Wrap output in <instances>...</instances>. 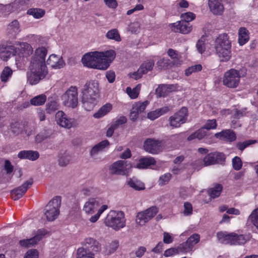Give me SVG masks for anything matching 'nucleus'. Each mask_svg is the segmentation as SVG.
<instances>
[{
  "label": "nucleus",
  "mask_w": 258,
  "mask_h": 258,
  "mask_svg": "<svg viewBox=\"0 0 258 258\" xmlns=\"http://www.w3.org/2000/svg\"><path fill=\"white\" fill-rule=\"evenodd\" d=\"M115 55V51L112 50L90 52L84 55L81 60L83 65L88 68L106 70Z\"/></svg>",
  "instance_id": "1"
},
{
  "label": "nucleus",
  "mask_w": 258,
  "mask_h": 258,
  "mask_svg": "<svg viewBox=\"0 0 258 258\" xmlns=\"http://www.w3.org/2000/svg\"><path fill=\"white\" fill-rule=\"evenodd\" d=\"M99 85L96 80L86 82L81 91V101L86 110L90 111L97 103Z\"/></svg>",
  "instance_id": "2"
},
{
  "label": "nucleus",
  "mask_w": 258,
  "mask_h": 258,
  "mask_svg": "<svg viewBox=\"0 0 258 258\" xmlns=\"http://www.w3.org/2000/svg\"><path fill=\"white\" fill-rule=\"evenodd\" d=\"M231 43L226 33L220 34L215 41V49L221 61H227L231 57Z\"/></svg>",
  "instance_id": "3"
},
{
  "label": "nucleus",
  "mask_w": 258,
  "mask_h": 258,
  "mask_svg": "<svg viewBox=\"0 0 258 258\" xmlns=\"http://www.w3.org/2000/svg\"><path fill=\"white\" fill-rule=\"evenodd\" d=\"M246 74L245 70L230 69L225 73L223 78V84L229 88H235L239 85L240 78L245 76Z\"/></svg>",
  "instance_id": "4"
},
{
  "label": "nucleus",
  "mask_w": 258,
  "mask_h": 258,
  "mask_svg": "<svg viewBox=\"0 0 258 258\" xmlns=\"http://www.w3.org/2000/svg\"><path fill=\"white\" fill-rule=\"evenodd\" d=\"M104 223L107 226L116 230L124 227L125 225V220L123 212L110 211L105 219Z\"/></svg>",
  "instance_id": "5"
},
{
  "label": "nucleus",
  "mask_w": 258,
  "mask_h": 258,
  "mask_svg": "<svg viewBox=\"0 0 258 258\" xmlns=\"http://www.w3.org/2000/svg\"><path fill=\"white\" fill-rule=\"evenodd\" d=\"M61 206V198L56 196L50 200L45 207L44 215L48 221H53L59 214V208Z\"/></svg>",
  "instance_id": "6"
},
{
  "label": "nucleus",
  "mask_w": 258,
  "mask_h": 258,
  "mask_svg": "<svg viewBox=\"0 0 258 258\" xmlns=\"http://www.w3.org/2000/svg\"><path fill=\"white\" fill-rule=\"evenodd\" d=\"M62 104L71 109L76 108L79 104L78 88L71 86L61 96Z\"/></svg>",
  "instance_id": "7"
},
{
  "label": "nucleus",
  "mask_w": 258,
  "mask_h": 258,
  "mask_svg": "<svg viewBox=\"0 0 258 258\" xmlns=\"http://www.w3.org/2000/svg\"><path fill=\"white\" fill-rule=\"evenodd\" d=\"M30 72L27 73L28 82L31 85L37 84L41 80L43 79L48 73L47 68L40 67L30 63L29 66Z\"/></svg>",
  "instance_id": "8"
},
{
  "label": "nucleus",
  "mask_w": 258,
  "mask_h": 258,
  "mask_svg": "<svg viewBox=\"0 0 258 258\" xmlns=\"http://www.w3.org/2000/svg\"><path fill=\"white\" fill-rule=\"evenodd\" d=\"M158 212V208L156 206H152L146 210L139 212L136 216V223L140 226L144 225L152 219Z\"/></svg>",
  "instance_id": "9"
},
{
  "label": "nucleus",
  "mask_w": 258,
  "mask_h": 258,
  "mask_svg": "<svg viewBox=\"0 0 258 258\" xmlns=\"http://www.w3.org/2000/svg\"><path fill=\"white\" fill-rule=\"evenodd\" d=\"M187 116V109L182 107L179 111L169 118L170 124L173 127H178L185 122Z\"/></svg>",
  "instance_id": "10"
},
{
  "label": "nucleus",
  "mask_w": 258,
  "mask_h": 258,
  "mask_svg": "<svg viewBox=\"0 0 258 258\" xmlns=\"http://www.w3.org/2000/svg\"><path fill=\"white\" fill-rule=\"evenodd\" d=\"M55 120L60 126L70 128L76 125V120L74 118H69L62 111H58L55 114Z\"/></svg>",
  "instance_id": "11"
},
{
  "label": "nucleus",
  "mask_w": 258,
  "mask_h": 258,
  "mask_svg": "<svg viewBox=\"0 0 258 258\" xmlns=\"http://www.w3.org/2000/svg\"><path fill=\"white\" fill-rule=\"evenodd\" d=\"M47 53V50L44 47H40L37 48L33 56L30 63L38 66L40 67L47 68L45 65V56Z\"/></svg>",
  "instance_id": "12"
},
{
  "label": "nucleus",
  "mask_w": 258,
  "mask_h": 258,
  "mask_svg": "<svg viewBox=\"0 0 258 258\" xmlns=\"http://www.w3.org/2000/svg\"><path fill=\"white\" fill-rule=\"evenodd\" d=\"M143 148L146 152L156 154L162 151L161 142L157 140L148 138L145 141Z\"/></svg>",
  "instance_id": "13"
},
{
  "label": "nucleus",
  "mask_w": 258,
  "mask_h": 258,
  "mask_svg": "<svg viewBox=\"0 0 258 258\" xmlns=\"http://www.w3.org/2000/svg\"><path fill=\"white\" fill-rule=\"evenodd\" d=\"M200 239V236L198 234L191 235L186 241L180 244L178 248L179 251L187 253L192 250L194 246L198 243Z\"/></svg>",
  "instance_id": "14"
},
{
  "label": "nucleus",
  "mask_w": 258,
  "mask_h": 258,
  "mask_svg": "<svg viewBox=\"0 0 258 258\" xmlns=\"http://www.w3.org/2000/svg\"><path fill=\"white\" fill-rule=\"evenodd\" d=\"M33 182V179L30 178L21 186L12 190L10 192L12 198L14 200H18L22 198L28 189L32 185Z\"/></svg>",
  "instance_id": "15"
},
{
  "label": "nucleus",
  "mask_w": 258,
  "mask_h": 258,
  "mask_svg": "<svg viewBox=\"0 0 258 258\" xmlns=\"http://www.w3.org/2000/svg\"><path fill=\"white\" fill-rule=\"evenodd\" d=\"M33 52L32 47L30 44L26 42L20 43L19 46L16 48V55L18 56L22 59L30 56Z\"/></svg>",
  "instance_id": "16"
},
{
  "label": "nucleus",
  "mask_w": 258,
  "mask_h": 258,
  "mask_svg": "<svg viewBox=\"0 0 258 258\" xmlns=\"http://www.w3.org/2000/svg\"><path fill=\"white\" fill-rule=\"evenodd\" d=\"M225 155L222 153L214 152L208 154L203 159L205 166L218 164L225 160Z\"/></svg>",
  "instance_id": "17"
},
{
  "label": "nucleus",
  "mask_w": 258,
  "mask_h": 258,
  "mask_svg": "<svg viewBox=\"0 0 258 258\" xmlns=\"http://www.w3.org/2000/svg\"><path fill=\"white\" fill-rule=\"evenodd\" d=\"M149 103L148 101H145L143 102H138L134 103L130 111V117L131 120L132 121L136 120L139 117V114L145 111Z\"/></svg>",
  "instance_id": "18"
},
{
  "label": "nucleus",
  "mask_w": 258,
  "mask_h": 258,
  "mask_svg": "<svg viewBox=\"0 0 258 258\" xmlns=\"http://www.w3.org/2000/svg\"><path fill=\"white\" fill-rule=\"evenodd\" d=\"M82 244L85 248L95 253L99 252L101 250V244L95 239L91 237L86 238L82 242Z\"/></svg>",
  "instance_id": "19"
},
{
  "label": "nucleus",
  "mask_w": 258,
  "mask_h": 258,
  "mask_svg": "<svg viewBox=\"0 0 258 258\" xmlns=\"http://www.w3.org/2000/svg\"><path fill=\"white\" fill-rule=\"evenodd\" d=\"M172 31L182 34H188L192 30V26L184 21H180L172 24Z\"/></svg>",
  "instance_id": "20"
},
{
  "label": "nucleus",
  "mask_w": 258,
  "mask_h": 258,
  "mask_svg": "<svg viewBox=\"0 0 258 258\" xmlns=\"http://www.w3.org/2000/svg\"><path fill=\"white\" fill-rule=\"evenodd\" d=\"M126 161L119 160L113 163L109 169L111 173L121 175H125L126 172Z\"/></svg>",
  "instance_id": "21"
},
{
  "label": "nucleus",
  "mask_w": 258,
  "mask_h": 258,
  "mask_svg": "<svg viewBox=\"0 0 258 258\" xmlns=\"http://www.w3.org/2000/svg\"><path fill=\"white\" fill-rule=\"evenodd\" d=\"M210 11L216 15H221L224 11L223 0H207Z\"/></svg>",
  "instance_id": "22"
},
{
  "label": "nucleus",
  "mask_w": 258,
  "mask_h": 258,
  "mask_svg": "<svg viewBox=\"0 0 258 258\" xmlns=\"http://www.w3.org/2000/svg\"><path fill=\"white\" fill-rule=\"evenodd\" d=\"M47 64L55 69H61L65 65L62 58L55 54H51L49 56L47 60Z\"/></svg>",
  "instance_id": "23"
},
{
  "label": "nucleus",
  "mask_w": 258,
  "mask_h": 258,
  "mask_svg": "<svg viewBox=\"0 0 258 258\" xmlns=\"http://www.w3.org/2000/svg\"><path fill=\"white\" fill-rule=\"evenodd\" d=\"M16 55V47L14 46H0V58L7 61L11 56Z\"/></svg>",
  "instance_id": "24"
},
{
  "label": "nucleus",
  "mask_w": 258,
  "mask_h": 258,
  "mask_svg": "<svg viewBox=\"0 0 258 258\" xmlns=\"http://www.w3.org/2000/svg\"><path fill=\"white\" fill-rule=\"evenodd\" d=\"M215 136L218 139L228 142L234 141L236 138L235 134L231 130H223L221 132L215 134Z\"/></svg>",
  "instance_id": "25"
},
{
  "label": "nucleus",
  "mask_w": 258,
  "mask_h": 258,
  "mask_svg": "<svg viewBox=\"0 0 258 258\" xmlns=\"http://www.w3.org/2000/svg\"><path fill=\"white\" fill-rule=\"evenodd\" d=\"M18 157L21 159L35 161L39 158V153L37 151L23 150L19 152Z\"/></svg>",
  "instance_id": "26"
},
{
  "label": "nucleus",
  "mask_w": 258,
  "mask_h": 258,
  "mask_svg": "<svg viewBox=\"0 0 258 258\" xmlns=\"http://www.w3.org/2000/svg\"><path fill=\"white\" fill-rule=\"evenodd\" d=\"M99 202L95 199H90L86 202L83 207V210L88 214H93L99 207Z\"/></svg>",
  "instance_id": "27"
},
{
  "label": "nucleus",
  "mask_w": 258,
  "mask_h": 258,
  "mask_svg": "<svg viewBox=\"0 0 258 258\" xmlns=\"http://www.w3.org/2000/svg\"><path fill=\"white\" fill-rule=\"evenodd\" d=\"M109 145V142L108 140H103L92 147L90 152V156L91 157H94L100 152L102 151L106 147Z\"/></svg>",
  "instance_id": "28"
},
{
  "label": "nucleus",
  "mask_w": 258,
  "mask_h": 258,
  "mask_svg": "<svg viewBox=\"0 0 258 258\" xmlns=\"http://www.w3.org/2000/svg\"><path fill=\"white\" fill-rule=\"evenodd\" d=\"M156 161L153 157H146L140 159L136 167L139 169H144L150 165H155Z\"/></svg>",
  "instance_id": "29"
},
{
  "label": "nucleus",
  "mask_w": 258,
  "mask_h": 258,
  "mask_svg": "<svg viewBox=\"0 0 258 258\" xmlns=\"http://www.w3.org/2000/svg\"><path fill=\"white\" fill-rule=\"evenodd\" d=\"M248 31L244 27H240L238 30V43L239 45H244L248 41Z\"/></svg>",
  "instance_id": "30"
},
{
  "label": "nucleus",
  "mask_w": 258,
  "mask_h": 258,
  "mask_svg": "<svg viewBox=\"0 0 258 258\" xmlns=\"http://www.w3.org/2000/svg\"><path fill=\"white\" fill-rule=\"evenodd\" d=\"M247 239L243 234L232 233L231 245H242L245 243Z\"/></svg>",
  "instance_id": "31"
},
{
  "label": "nucleus",
  "mask_w": 258,
  "mask_h": 258,
  "mask_svg": "<svg viewBox=\"0 0 258 258\" xmlns=\"http://www.w3.org/2000/svg\"><path fill=\"white\" fill-rule=\"evenodd\" d=\"M231 236L232 233H227L226 232H219L217 233V237L219 241L223 244H229L231 243Z\"/></svg>",
  "instance_id": "32"
},
{
  "label": "nucleus",
  "mask_w": 258,
  "mask_h": 258,
  "mask_svg": "<svg viewBox=\"0 0 258 258\" xmlns=\"http://www.w3.org/2000/svg\"><path fill=\"white\" fill-rule=\"evenodd\" d=\"M7 31L14 36L20 31V24L18 20H14L8 25Z\"/></svg>",
  "instance_id": "33"
},
{
  "label": "nucleus",
  "mask_w": 258,
  "mask_h": 258,
  "mask_svg": "<svg viewBox=\"0 0 258 258\" xmlns=\"http://www.w3.org/2000/svg\"><path fill=\"white\" fill-rule=\"evenodd\" d=\"M112 109V105L106 103L102 106L99 110L95 113L93 116L96 118H100L107 114Z\"/></svg>",
  "instance_id": "34"
},
{
  "label": "nucleus",
  "mask_w": 258,
  "mask_h": 258,
  "mask_svg": "<svg viewBox=\"0 0 258 258\" xmlns=\"http://www.w3.org/2000/svg\"><path fill=\"white\" fill-rule=\"evenodd\" d=\"M95 253L91 252L89 249L81 247L77 249V258H95Z\"/></svg>",
  "instance_id": "35"
},
{
  "label": "nucleus",
  "mask_w": 258,
  "mask_h": 258,
  "mask_svg": "<svg viewBox=\"0 0 258 258\" xmlns=\"http://www.w3.org/2000/svg\"><path fill=\"white\" fill-rule=\"evenodd\" d=\"M127 183L131 187L136 190H139L143 189L145 188L144 184L135 177L128 179Z\"/></svg>",
  "instance_id": "36"
},
{
  "label": "nucleus",
  "mask_w": 258,
  "mask_h": 258,
  "mask_svg": "<svg viewBox=\"0 0 258 258\" xmlns=\"http://www.w3.org/2000/svg\"><path fill=\"white\" fill-rule=\"evenodd\" d=\"M167 54L171 59H173L174 65L179 66L181 64V56L176 50L170 48L167 51Z\"/></svg>",
  "instance_id": "37"
},
{
  "label": "nucleus",
  "mask_w": 258,
  "mask_h": 258,
  "mask_svg": "<svg viewBox=\"0 0 258 258\" xmlns=\"http://www.w3.org/2000/svg\"><path fill=\"white\" fill-rule=\"evenodd\" d=\"M154 66V61L153 60H148L143 62L139 68V72L145 74L149 71H151Z\"/></svg>",
  "instance_id": "38"
},
{
  "label": "nucleus",
  "mask_w": 258,
  "mask_h": 258,
  "mask_svg": "<svg viewBox=\"0 0 258 258\" xmlns=\"http://www.w3.org/2000/svg\"><path fill=\"white\" fill-rule=\"evenodd\" d=\"M208 44L207 41L206 37L202 36L201 38L197 41L196 48L199 53L202 54L206 49V47Z\"/></svg>",
  "instance_id": "39"
},
{
  "label": "nucleus",
  "mask_w": 258,
  "mask_h": 258,
  "mask_svg": "<svg viewBox=\"0 0 258 258\" xmlns=\"http://www.w3.org/2000/svg\"><path fill=\"white\" fill-rule=\"evenodd\" d=\"M207 135V132L202 127L190 135L187 138V140L191 141L196 139L200 140L204 138Z\"/></svg>",
  "instance_id": "40"
},
{
  "label": "nucleus",
  "mask_w": 258,
  "mask_h": 258,
  "mask_svg": "<svg viewBox=\"0 0 258 258\" xmlns=\"http://www.w3.org/2000/svg\"><path fill=\"white\" fill-rule=\"evenodd\" d=\"M141 88V85L140 84L137 85L133 89H132L130 87H127L126 89V92L131 99H136L139 94Z\"/></svg>",
  "instance_id": "41"
},
{
  "label": "nucleus",
  "mask_w": 258,
  "mask_h": 258,
  "mask_svg": "<svg viewBox=\"0 0 258 258\" xmlns=\"http://www.w3.org/2000/svg\"><path fill=\"white\" fill-rule=\"evenodd\" d=\"M105 36L109 39L114 40L117 42H119L121 40L118 31L116 29H112L109 30L106 33Z\"/></svg>",
  "instance_id": "42"
},
{
  "label": "nucleus",
  "mask_w": 258,
  "mask_h": 258,
  "mask_svg": "<svg viewBox=\"0 0 258 258\" xmlns=\"http://www.w3.org/2000/svg\"><path fill=\"white\" fill-rule=\"evenodd\" d=\"M70 159L71 157L69 153L66 152L60 153L58 156V164L60 166H66L69 164Z\"/></svg>",
  "instance_id": "43"
},
{
  "label": "nucleus",
  "mask_w": 258,
  "mask_h": 258,
  "mask_svg": "<svg viewBox=\"0 0 258 258\" xmlns=\"http://www.w3.org/2000/svg\"><path fill=\"white\" fill-rule=\"evenodd\" d=\"M222 185L220 184H217L214 187L209 189V195L212 198H216L218 197L222 190Z\"/></svg>",
  "instance_id": "44"
},
{
  "label": "nucleus",
  "mask_w": 258,
  "mask_h": 258,
  "mask_svg": "<svg viewBox=\"0 0 258 258\" xmlns=\"http://www.w3.org/2000/svg\"><path fill=\"white\" fill-rule=\"evenodd\" d=\"M27 14L36 19H39L44 16L45 11L39 8H31L28 10Z\"/></svg>",
  "instance_id": "45"
},
{
  "label": "nucleus",
  "mask_w": 258,
  "mask_h": 258,
  "mask_svg": "<svg viewBox=\"0 0 258 258\" xmlns=\"http://www.w3.org/2000/svg\"><path fill=\"white\" fill-rule=\"evenodd\" d=\"M46 100V96L44 94H41L32 98L30 103L33 105L39 106L44 104Z\"/></svg>",
  "instance_id": "46"
},
{
  "label": "nucleus",
  "mask_w": 258,
  "mask_h": 258,
  "mask_svg": "<svg viewBox=\"0 0 258 258\" xmlns=\"http://www.w3.org/2000/svg\"><path fill=\"white\" fill-rule=\"evenodd\" d=\"M51 135V131L49 130H44L35 137V141L37 143H41L44 140L49 138Z\"/></svg>",
  "instance_id": "47"
},
{
  "label": "nucleus",
  "mask_w": 258,
  "mask_h": 258,
  "mask_svg": "<svg viewBox=\"0 0 258 258\" xmlns=\"http://www.w3.org/2000/svg\"><path fill=\"white\" fill-rule=\"evenodd\" d=\"M13 71L10 68L8 67H5L1 75L2 82L4 83L7 82L9 78L11 77Z\"/></svg>",
  "instance_id": "48"
},
{
  "label": "nucleus",
  "mask_w": 258,
  "mask_h": 258,
  "mask_svg": "<svg viewBox=\"0 0 258 258\" xmlns=\"http://www.w3.org/2000/svg\"><path fill=\"white\" fill-rule=\"evenodd\" d=\"M248 221L258 229V208L254 210L248 217Z\"/></svg>",
  "instance_id": "49"
},
{
  "label": "nucleus",
  "mask_w": 258,
  "mask_h": 258,
  "mask_svg": "<svg viewBox=\"0 0 258 258\" xmlns=\"http://www.w3.org/2000/svg\"><path fill=\"white\" fill-rule=\"evenodd\" d=\"M256 142L255 140H249L245 141L243 142H238L236 144L237 148L242 151L245 148L250 146V145L253 144Z\"/></svg>",
  "instance_id": "50"
},
{
  "label": "nucleus",
  "mask_w": 258,
  "mask_h": 258,
  "mask_svg": "<svg viewBox=\"0 0 258 258\" xmlns=\"http://www.w3.org/2000/svg\"><path fill=\"white\" fill-rule=\"evenodd\" d=\"M202 67L201 64H196L192 66L185 70V75L186 76H189L194 73L201 71Z\"/></svg>",
  "instance_id": "51"
},
{
  "label": "nucleus",
  "mask_w": 258,
  "mask_h": 258,
  "mask_svg": "<svg viewBox=\"0 0 258 258\" xmlns=\"http://www.w3.org/2000/svg\"><path fill=\"white\" fill-rule=\"evenodd\" d=\"M166 88L165 84L160 85L155 90L156 94L160 97L167 96L168 93Z\"/></svg>",
  "instance_id": "52"
},
{
  "label": "nucleus",
  "mask_w": 258,
  "mask_h": 258,
  "mask_svg": "<svg viewBox=\"0 0 258 258\" xmlns=\"http://www.w3.org/2000/svg\"><path fill=\"white\" fill-rule=\"evenodd\" d=\"M169 59L162 58L158 60L156 66L159 70L166 69L169 65Z\"/></svg>",
  "instance_id": "53"
},
{
  "label": "nucleus",
  "mask_w": 258,
  "mask_h": 258,
  "mask_svg": "<svg viewBox=\"0 0 258 258\" xmlns=\"http://www.w3.org/2000/svg\"><path fill=\"white\" fill-rule=\"evenodd\" d=\"M108 207L106 205H102L101 208L98 210L97 213L95 215L92 216L89 220L92 223L96 222L99 219L101 214L107 209Z\"/></svg>",
  "instance_id": "54"
},
{
  "label": "nucleus",
  "mask_w": 258,
  "mask_h": 258,
  "mask_svg": "<svg viewBox=\"0 0 258 258\" xmlns=\"http://www.w3.org/2000/svg\"><path fill=\"white\" fill-rule=\"evenodd\" d=\"M171 177V174L169 173H166L161 176L159 179V184L163 185L167 184Z\"/></svg>",
  "instance_id": "55"
},
{
  "label": "nucleus",
  "mask_w": 258,
  "mask_h": 258,
  "mask_svg": "<svg viewBox=\"0 0 258 258\" xmlns=\"http://www.w3.org/2000/svg\"><path fill=\"white\" fill-rule=\"evenodd\" d=\"M181 20L188 23L195 18V15L191 12H186L181 16Z\"/></svg>",
  "instance_id": "56"
},
{
  "label": "nucleus",
  "mask_w": 258,
  "mask_h": 258,
  "mask_svg": "<svg viewBox=\"0 0 258 258\" xmlns=\"http://www.w3.org/2000/svg\"><path fill=\"white\" fill-rule=\"evenodd\" d=\"M232 165L233 168L236 170H240L242 166V162L241 159L236 156L232 159Z\"/></svg>",
  "instance_id": "57"
},
{
  "label": "nucleus",
  "mask_w": 258,
  "mask_h": 258,
  "mask_svg": "<svg viewBox=\"0 0 258 258\" xmlns=\"http://www.w3.org/2000/svg\"><path fill=\"white\" fill-rule=\"evenodd\" d=\"M217 127V122L216 119L208 120L206 122L204 127H203L204 130L206 129L208 130H213L216 128Z\"/></svg>",
  "instance_id": "58"
},
{
  "label": "nucleus",
  "mask_w": 258,
  "mask_h": 258,
  "mask_svg": "<svg viewBox=\"0 0 258 258\" xmlns=\"http://www.w3.org/2000/svg\"><path fill=\"white\" fill-rule=\"evenodd\" d=\"M58 105L55 101H51L46 105V110L48 113H50L58 109Z\"/></svg>",
  "instance_id": "59"
},
{
  "label": "nucleus",
  "mask_w": 258,
  "mask_h": 258,
  "mask_svg": "<svg viewBox=\"0 0 258 258\" xmlns=\"http://www.w3.org/2000/svg\"><path fill=\"white\" fill-rule=\"evenodd\" d=\"M119 246V242L117 240H114L111 242L108 246L107 249L109 253H113Z\"/></svg>",
  "instance_id": "60"
},
{
  "label": "nucleus",
  "mask_w": 258,
  "mask_h": 258,
  "mask_svg": "<svg viewBox=\"0 0 258 258\" xmlns=\"http://www.w3.org/2000/svg\"><path fill=\"white\" fill-rule=\"evenodd\" d=\"M48 233V231L44 229V228H41V229H38L35 234V236L36 238H37V240H38L39 241L40 240H41L43 237L47 234Z\"/></svg>",
  "instance_id": "61"
},
{
  "label": "nucleus",
  "mask_w": 258,
  "mask_h": 258,
  "mask_svg": "<svg viewBox=\"0 0 258 258\" xmlns=\"http://www.w3.org/2000/svg\"><path fill=\"white\" fill-rule=\"evenodd\" d=\"M140 29L139 25L137 22L131 23L127 28L128 31L132 33H137L139 32Z\"/></svg>",
  "instance_id": "62"
},
{
  "label": "nucleus",
  "mask_w": 258,
  "mask_h": 258,
  "mask_svg": "<svg viewBox=\"0 0 258 258\" xmlns=\"http://www.w3.org/2000/svg\"><path fill=\"white\" fill-rule=\"evenodd\" d=\"M184 210L183 214L185 216H189L192 214V207L191 204L189 202H185L184 204Z\"/></svg>",
  "instance_id": "63"
},
{
  "label": "nucleus",
  "mask_w": 258,
  "mask_h": 258,
  "mask_svg": "<svg viewBox=\"0 0 258 258\" xmlns=\"http://www.w3.org/2000/svg\"><path fill=\"white\" fill-rule=\"evenodd\" d=\"M39 254L36 249L29 250L26 253L24 258H38Z\"/></svg>",
  "instance_id": "64"
}]
</instances>
